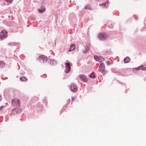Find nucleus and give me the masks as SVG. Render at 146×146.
<instances>
[{
	"label": "nucleus",
	"instance_id": "16",
	"mask_svg": "<svg viewBox=\"0 0 146 146\" xmlns=\"http://www.w3.org/2000/svg\"><path fill=\"white\" fill-rule=\"evenodd\" d=\"M90 77L92 78H94L95 77V76L94 74V72H92L90 75Z\"/></svg>",
	"mask_w": 146,
	"mask_h": 146
},
{
	"label": "nucleus",
	"instance_id": "7",
	"mask_svg": "<svg viewBox=\"0 0 146 146\" xmlns=\"http://www.w3.org/2000/svg\"><path fill=\"white\" fill-rule=\"evenodd\" d=\"M70 89L73 92H75L77 90V87L74 85H72L70 86Z\"/></svg>",
	"mask_w": 146,
	"mask_h": 146
},
{
	"label": "nucleus",
	"instance_id": "1",
	"mask_svg": "<svg viewBox=\"0 0 146 146\" xmlns=\"http://www.w3.org/2000/svg\"><path fill=\"white\" fill-rule=\"evenodd\" d=\"M105 65L104 63L102 62L101 63L99 67V71L103 73L104 75L105 74L106 72L105 70Z\"/></svg>",
	"mask_w": 146,
	"mask_h": 146
},
{
	"label": "nucleus",
	"instance_id": "5",
	"mask_svg": "<svg viewBox=\"0 0 146 146\" xmlns=\"http://www.w3.org/2000/svg\"><path fill=\"white\" fill-rule=\"evenodd\" d=\"M38 60L40 62H44L46 61L47 60V59L45 56L42 55L39 57Z\"/></svg>",
	"mask_w": 146,
	"mask_h": 146
},
{
	"label": "nucleus",
	"instance_id": "11",
	"mask_svg": "<svg viewBox=\"0 0 146 146\" xmlns=\"http://www.w3.org/2000/svg\"><path fill=\"white\" fill-rule=\"evenodd\" d=\"M56 61L54 59H52L50 62V64L51 65H54L56 64Z\"/></svg>",
	"mask_w": 146,
	"mask_h": 146
},
{
	"label": "nucleus",
	"instance_id": "8",
	"mask_svg": "<svg viewBox=\"0 0 146 146\" xmlns=\"http://www.w3.org/2000/svg\"><path fill=\"white\" fill-rule=\"evenodd\" d=\"M80 80L86 82L87 80L86 76L84 75H81L80 76Z\"/></svg>",
	"mask_w": 146,
	"mask_h": 146
},
{
	"label": "nucleus",
	"instance_id": "9",
	"mask_svg": "<svg viewBox=\"0 0 146 146\" xmlns=\"http://www.w3.org/2000/svg\"><path fill=\"white\" fill-rule=\"evenodd\" d=\"M13 0H5L4 4L6 5H8L11 3Z\"/></svg>",
	"mask_w": 146,
	"mask_h": 146
},
{
	"label": "nucleus",
	"instance_id": "18",
	"mask_svg": "<svg viewBox=\"0 0 146 146\" xmlns=\"http://www.w3.org/2000/svg\"><path fill=\"white\" fill-rule=\"evenodd\" d=\"M108 1H106L105 3H104L101 5H102V6H105L106 5H108Z\"/></svg>",
	"mask_w": 146,
	"mask_h": 146
},
{
	"label": "nucleus",
	"instance_id": "14",
	"mask_svg": "<svg viewBox=\"0 0 146 146\" xmlns=\"http://www.w3.org/2000/svg\"><path fill=\"white\" fill-rule=\"evenodd\" d=\"M20 80L22 81H25L27 80V78L25 77H22L20 78Z\"/></svg>",
	"mask_w": 146,
	"mask_h": 146
},
{
	"label": "nucleus",
	"instance_id": "6",
	"mask_svg": "<svg viewBox=\"0 0 146 146\" xmlns=\"http://www.w3.org/2000/svg\"><path fill=\"white\" fill-rule=\"evenodd\" d=\"M94 58L96 60L99 61L100 62H101L102 61L104 60V59L103 58L100 56L99 57L96 55L94 56Z\"/></svg>",
	"mask_w": 146,
	"mask_h": 146
},
{
	"label": "nucleus",
	"instance_id": "24",
	"mask_svg": "<svg viewBox=\"0 0 146 146\" xmlns=\"http://www.w3.org/2000/svg\"><path fill=\"white\" fill-rule=\"evenodd\" d=\"M3 106H1V110L3 108Z\"/></svg>",
	"mask_w": 146,
	"mask_h": 146
},
{
	"label": "nucleus",
	"instance_id": "2",
	"mask_svg": "<svg viewBox=\"0 0 146 146\" xmlns=\"http://www.w3.org/2000/svg\"><path fill=\"white\" fill-rule=\"evenodd\" d=\"M7 36V32L6 30H3L1 32V40H3L6 38Z\"/></svg>",
	"mask_w": 146,
	"mask_h": 146
},
{
	"label": "nucleus",
	"instance_id": "21",
	"mask_svg": "<svg viewBox=\"0 0 146 146\" xmlns=\"http://www.w3.org/2000/svg\"><path fill=\"white\" fill-rule=\"evenodd\" d=\"M134 69L135 70H141V66H139L138 67H136L134 68Z\"/></svg>",
	"mask_w": 146,
	"mask_h": 146
},
{
	"label": "nucleus",
	"instance_id": "19",
	"mask_svg": "<svg viewBox=\"0 0 146 146\" xmlns=\"http://www.w3.org/2000/svg\"><path fill=\"white\" fill-rule=\"evenodd\" d=\"M1 66L2 67H4L5 66L4 63L3 61H1Z\"/></svg>",
	"mask_w": 146,
	"mask_h": 146
},
{
	"label": "nucleus",
	"instance_id": "12",
	"mask_svg": "<svg viewBox=\"0 0 146 146\" xmlns=\"http://www.w3.org/2000/svg\"><path fill=\"white\" fill-rule=\"evenodd\" d=\"M75 48V46L74 44H73L70 46V49L68 50V52H70L71 51L73 50H74Z\"/></svg>",
	"mask_w": 146,
	"mask_h": 146
},
{
	"label": "nucleus",
	"instance_id": "25",
	"mask_svg": "<svg viewBox=\"0 0 146 146\" xmlns=\"http://www.w3.org/2000/svg\"><path fill=\"white\" fill-rule=\"evenodd\" d=\"M74 100V98L72 97V101H73Z\"/></svg>",
	"mask_w": 146,
	"mask_h": 146
},
{
	"label": "nucleus",
	"instance_id": "10",
	"mask_svg": "<svg viewBox=\"0 0 146 146\" xmlns=\"http://www.w3.org/2000/svg\"><path fill=\"white\" fill-rule=\"evenodd\" d=\"M12 102L13 103L15 102L16 104H17L18 105L19 104L20 102L19 99L17 98L14 99L12 100Z\"/></svg>",
	"mask_w": 146,
	"mask_h": 146
},
{
	"label": "nucleus",
	"instance_id": "15",
	"mask_svg": "<svg viewBox=\"0 0 146 146\" xmlns=\"http://www.w3.org/2000/svg\"><path fill=\"white\" fill-rule=\"evenodd\" d=\"M141 70H146V67H145L143 65H142L141 66Z\"/></svg>",
	"mask_w": 146,
	"mask_h": 146
},
{
	"label": "nucleus",
	"instance_id": "22",
	"mask_svg": "<svg viewBox=\"0 0 146 146\" xmlns=\"http://www.w3.org/2000/svg\"><path fill=\"white\" fill-rule=\"evenodd\" d=\"M106 63L108 65H110V62L109 61H107L106 62Z\"/></svg>",
	"mask_w": 146,
	"mask_h": 146
},
{
	"label": "nucleus",
	"instance_id": "23",
	"mask_svg": "<svg viewBox=\"0 0 146 146\" xmlns=\"http://www.w3.org/2000/svg\"><path fill=\"white\" fill-rule=\"evenodd\" d=\"M89 50V48L88 47H87L86 48V51H83V52L84 53H86L87 52V51Z\"/></svg>",
	"mask_w": 146,
	"mask_h": 146
},
{
	"label": "nucleus",
	"instance_id": "17",
	"mask_svg": "<svg viewBox=\"0 0 146 146\" xmlns=\"http://www.w3.org/2000/svg\"><path fill=\"white\" fill-rule=\"evenodd\" d=\"M85 8L86 9H91L90 6V5H86L85 7Z\"/></svg>",
	"mask_w": 146,
	"mask_h": 146
},
{
	"label": "nucleus",
	"instance_id": "20",
	"mask_svg": "<svg viewBox=\"0 0 146 146\" xmlns=\"http://www.w3.org/2000/svg\"><path fill=\"white\" fill-rule=\"evenodd\" d=\"M45 9H43L42 10H40V9H38V11H39V12L40 13H42L44 12V11H45Z\"/></svg>",
	"mask_w": 146,
	"mask_h": 146
},
{
	"label": "nucleus",
	"instance_id": "3",
	"mask_svg": "<svg viewBox=\"0 0 146 146\" xmlns=\"http://www.w3.org/2000/svg\"><path fill=\"white\" fill-rule=\"evenodd\" d=\"M66 65V71L65 72L68 73H69L71 70V67L69 63L67 62L65 63Z\"/></svg>",
	"mask_w": 146,
	"mask_h": 146
},
{
	"label": "nucleus",
	"instance_id": "13",
	"mask_svg": "<svg viewBox=\"0 0 146 146\" xmlns=\"http://www.w3.org/2000/svg\"><path fill=\"white\" fill-rule=\"evenodd\" d=\"M130 61V59L129 57H127L125 58L124 59V62L125 63H127L129 62Z\"/></svg>",
	"mask_w": 146,
	"mask_h": 146
},
{
	"label": "nucleus",
	"instance_id": "4",
	"mask_svg": "<svg viewBox=\"0 0 146 146\" xmlns=\"http://www.w3.org/2000/svg\"><path fill=\"white\" fill-rule=\"evenodd\" d=\"M107 36L106 34L104 33H100L98 35V38L100 40H104L107 37Z\"/></svg>",
	"mask_w": 146,
	"mask_h": 146
}]
</instances>
